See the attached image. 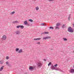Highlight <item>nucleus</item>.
<instances>
[{"mask_svg":"<svg viewBox=\"0 0 74 74\" xmlns=\"http://www.w3.org/2000/svg\"><path fill=\"white\" fill-rule=\"evenodd\" d=\"M69 73H74V69H71L69 70Z\"/></svg>","mask_w":74,"mask_h":74,"instance_id":"423d86ee","label":"nucleus"},{"mask_svg":"<svg viewBox=\"0 0 74 74\" xmlns=\"http://www.w3.org/2000/svg\"><path fill=\"white\" fill-rule=\"evenodd\" d=\"M19 48H16V52H18V51H19Z\"/></svg>","mask_w":74,"mask_h":74,"instance_id":"4be33fe9","label":"nucleus"},{"mask_svg":"<svg viewBox=\"0 0 74 74\" xmlns=\"http://www.w3.org/2000/svg\"><path fill=\"white\" fill-rule=\"evenodd\" d=\"M6 64H9V62H6Z\"/></svg>","mask_w":74,"mask_h":74,"instance_id":"2f4dec72","label":"nucleus"},{"mask_svg":"<svg viewBox=\"0 0 74 74\" xmlns=\"http://www.w3.org/2000/svg\"><path fill=\"white\" fill-rule=\"evenodd\" d=\"M7 39V36L6 35H3L2 36V39L3 40H5Z\"/></svg>","mask_w":74,"mask_h":74,"instance_id":"20e7f679","label":"nucleus"},{"mask_svg":"<svg viewBox=\"0 0 74 74\" xmlns=\"http://www.w3.org/2000/svg\"><path fill=\"white\" fill-rule=\"evenodd\" d=\"M15 33H16V34H19L20 33V31H16L15 32Z\"/></svg>","mask_w":74,"mask_h":74,"instance_id":"1a4fd4ad","label":"nucleus"},{"mask_svg":"<svg viewBox=\"0 0 74 74\" xmlns=\"http://www.w3.org/2000/svg\"><path fill=\"white\" fill-rule=\"evenodd\" d=\"M51 64V62H50L48 64V66H49V65H50V64Z\"/></svg>","mask_w":74,"mask_h":74,"instance_id":"7c9ffc66","label":"nucleus"},{"mask_svg":"<svg viewBox=\"0 0 74 74\" xmlns=\"http://www.w3.org/2000/svg\"><path fill=\"white\" fill-rule=\"evenodd\" d=\"M21 27V25H17V26H16V28H17V29H18V28H19V27Z\"/></svg>","mask_w":74,"mask_h":74,"instance_id":"5701e85b","label":"nucleus"},{"mask_svg":"<svg viewBox=\"0 0 74 74\" xmlns=\"http://www.w3.org/2000/svg\"><path fill=\"white\" fill-rule=\"evenodd\" d=\"M20 28L22 29H23V28H24V26L23 25H20Z\"/></svg>","mask_w":74,"mask_h":74,"instance_id":"6ab92c4d","label":"nucleus"},{"mask_svg":"<svg viewBox=\"0 0 74 74\" xmlns=\"http://www.w3.org/2000/svg\"><path fill=\"white\" fill-rule=\"evenodd\" d=\"M28 21H29V22H33V21L32 20V19H29L28 20Z\"/></svg>","mask_w":74,"mask_h":74,"instance_id":"aec40b11","label":"nucleus"},{"mask_svg":"<svg viewBox=\"0 0 74 74\" xmlns=\"http://www.w3.org/2000/svg\"><path fill=\"white\" fill-rule=\"evenodd\" d=\"M60 71H62V72L63 71H62V70H60Z\"/></svg>","mask_w":74,"mask_h":74,"instance_id":"c9c22d12","label":"nucleus"},{"mask_svg":"<svg viewBox=\"0 0 74 74\" xmlns=\"http://www.w3.org/2000/svg\"><path fill=\"white\" fill-rule=\"evenodd\" d=\"M15 12L14 11L13 12L11 13H10V14L11 15H13V14H15Z\"/></svg>","mask_w":74,"mask_h":74,"instance_id":"f3484780","label":"nucleus"},{"mask_svg":"<svg viewBox=\"0 0 74 74\" xmlns=\"http://www.w3.org/2000/svg\"><path fill=\"white\" fill-rule=\"evenodd\" d=\"M9 59V57L8 56H6V59L8 60Z\"/></svg>","mask_w":74,"mask_h":74,"instance_id":"c756f323","label":"nucleus"},{"mask_svg":"<svg viewBox=\"0 0 74 74\" xmlns=\"http://www.w3.org/2000/svg\"><path fill=\"white\" fill-rule=\"evenodd\" d=\"M51 68L52 70H60L59 69L58 67H56L53 66V65H52L51 66Z\"/></svg>","mask_w":74,"mask_h":74,"instance_id":"f03ea898","label":"nucleus"},{"mask_svg":"<svg viewBox=\"0 0 74 74\" xmlns=\"http://www.w3.org/2000/svg\"><path fill=\"white\" fill-rule=\"evenodd\" d=\"M36 44H40V42H38L36 43Z\"/></svg>","mask_w":74,"mask_h":74,"instance_id":"c85d7f7f","label":"nucleus"},{"mask_svg":"<svg viewBox=\"0 0 74 74\" xmlns=\"http://www.w3.org/2000/svg\"><path fill=\"white\" fill-rule=\"evenodd\" d=\"M3 68H4V66H3L2 67H1L0 69V71H1L3 70Z\"/></svg>","mask_w":74,"mask_h":74,"instance_id":"dca6fc26","label":"nucleus"},{"mask_svg":"<svg viewBox=\"0 0 74 74\" xmlns=\"http://www.w3.org/2000/svg\"><path fill=\"white\" fill-rule=\"evenodd\" d=\"M58 66V64H56L55 65H54V67H57V66Z\"/></svg>","mask_w":74,"mask_h":74,"instance_id":"bb28decb","label":"nucleus"},{"mask_svg":"<svg viewBox=\"0 0 74 74\" xmlns=\"http://www.w3.org/2000/svg\"><path fill=\"white\" fill-rule=\"evenodd\" d=\"M63 39L64 41H67V39L66 38H63Z\"/></svg>","mask_w":74,"mask_h":74,"instance_id":"2eb2a0df","label":"nucleus"},{"mask_svg":"<svg viewBox=\"0 0 74 74\" xmlns=\"http://www.w3.org/2000/svg\"><path fill=\"white\" fill-rule=\"evenodd\" d=\"M33 1H36V0H33Z\"/></svg>","mask_w":74,"mask_h":74,"instance_id":"f704fd0d","label":"nucleus"},{"mask_svg":"<svg viewBox=\"0 0 74 74\" xmlns=\"http://www.w3.org/2000/svg\"><path fill=\"white\" fill-rule=\"evenodd\" d=\"M4 62L3 61H0V64H3V63Z\"/></svg>","mask_w":74,"mask_h":74,"instance_id":"393cba45","label":"nucleus"},{"mask_svg":"<svg viewBox=\"0 0 74 74\" xmlns=\"http://www.w3.org/2000/svg\"><path fill=\"white\" fill-rule=\"evenodd\" d=\"M44 61H46V59H44Z\"/></svg>","mask_w":74,"mask_h":74,"instance_id":"72a5a7b5","label":"nucleus"},{"mask_svg":"<svg viewBox=\"0 0 74 74\" xmlns=\"http://www.w3.org/2000/svg\"><path fill=\"white\" fill-rule=\"evenodd\" d=\"M73 68L74 69V66H73Z\"/></svg>","mask_w":74,"mask_h":74,"instance_id":"e433bc0d","label":"nucleus"},{"mask_svg":"<svg viewBox=\"0 0 74 74\" xmlns=\"http://www.w3.org/2000/svg\"><path fill=\"white\" fill-rule=\"evenodd\" d=\"M70 18H71V15L69 14V16L68 18V20H69L70 19Z\"/></svg>","mask_w":74,"mask_h":74,"instance_id":"412c9836","label":"nucleus"},{"mask_svg":"<svg viewBox=\"0 0 74 74\" xmlns=\"http://www.w3.org/2000/svg\"><path fill=\"white\" fill-rule=\"evenodd\" d=\"M49 0V1H54V0Z\"/></svg>","mask_w":74,"mask_h":74,"instance_id":"473e14b6","label":"nucleus"},{"mask_svg":"<svg viewBox=\"0 0 74 74\" xmlns=\"http://www.w3.org/2000/svg\"><path fill=\"white\" fill-rule=\"evenodd\" d=\"M24 23L25 25H27V26H30L29 24L27 23V21H25L24 22Z\"/></svg>","mask_w":74,"mask_h":74,"instance_id":"39448f33","label":"nucleus"},{"mask_svg":"<svg viewBox=\"0 0 74 74\" xmlns=\"http://www.w3.org/2000/svg\"><path fill=\"white\" fill-rule=\"evenodd\" d=\"M59 29V27H55V29Z\"/></svg>","mask_w":74,"mask_h":74,"instance_id":"a878e982","label":"nucleus"},{"mask_svg":"<svg viewBox=\"0 0 74 74\" xmlns=\"http://www.w3.org/2000/svg\"><path fill=\"white\" fill-rule=\"evenodd\" d=\"M36 67H37L38 69L41 68L42 66V64L41 62H38L37 64H36Z\"/></svg>","mask_w":74,"mask_h":74,"instance_id":"f257e3e1","label":"nucleus"},{"mask_svg":"<svg viewBox=\"0 0 74 74\" xmlns=\"http://www.w3.org/2000/svg\"><path fill=\"white\" fill-rule=\"evenodd\" d=\"M29 70L30 71H33V70L34 68L32 66H30L29 67Z\"/></svg>","mask_w":74,"mask_h":74,"instance_id":"6e6552de","label":"nucleus"},{"mask_svg":"<svg viewBox=\"0 0 74 74\" xmlns=\"http://www.w3.org/2000/svg\"><path fill=\"white\" fill-rule=\"evenodd\" d=\"M61 25V23H58L56 24V27H58Z\"/></svg>","mask_w":74,"mask_h":74,"instance_id":"0eeeda50","label":"nucleus"},{"mask_svg":"<svg viewBox=\"0 0 74 74\" xmlns=\"http://www.w3.org/2000/svg\"><path fill=\"white\" fill-rule=\"evenodd\" d=\"M22 49H20L18 51V53H22Z\"/></svg>","mask_w":74,"mask_h":74,"instance_id":"f8f14e48","label":"nucleus"},{"mask_svg":"<svg viewBox=\"0 0 74 74\" xmlns=\"http://www.w3.org/2000/svg\"><path fill=\"white\" fill-rule=\"evenodd\" d=\"M34 40H41V38H34Z\"/></svg>","mask_w":74,"mask_h":74,"instance_id":"ddd939ff","label":"nucleus"},{"mask_svg":"<svg viewBox=\"0 0 74 74\" xmlns=\"http://www.w3.org/2000/svg\"><path fill=\"white\" fill-rule=\"evenodd\" d=\"M35 9L36 11H38L39 10V8L38 6H37L35 8Z\"/></svg>","mask_w":74,"mask_h":74,"instance_id":"4468645a","label":"nucleus"},{"mask_svg":"<svg viewBox=\"0 0 74 74\" xmlns=\"http://www.w3.org/2000/svg\"><path fill=\"white\" fill-rule=\"evenodd\" d=\"M62 28H64V27H66V25L64 24L62 26Z\"/></svg>","mask_w":74,"mask_h":74,"instance_id":"a211bd4d","label":"nucleus"},{"mask_svg":"<svg viewBox=\"0 0 74 74\" xmlns=\"http://www.w3.org/2000/svg\"><path fill=\"white\" fill-rule=\"evenodd\" d=\"M49 29H53V27H49Z\"/></svg>","mask_w":74,"mask_h":74,"instance_id":"cd10ccee","label":"nucleus"},{"mask_svg":"<svg viewBox=\"0 0 74 74\" xmlns=\"http://www.w3.org/2000/svg\"><path fill=\"white\" fill-rule=\"evenodd\" d=\"M51 37L50 36H48L45 37H43V40H46L47 39H48V38H51Z\"/></svg>","mask_w":74,"mask_h":74,"instance_id":"7ed1b4c3","label":"nucleus"},{"mask_svg":"<svg viewBox=\"0 0 74 74\" xmlns=\"http://www.w3.org/2000/svg\"><path fill=\"white\" fill-rule=\"evenodd\" d=\"M40 25L41 26H45V25H44V23H41Z\"/></svg>","mask_w":74,"mask_h":74,"instance_id":"b1692460","label":"nucleus"},{"mask_svg":"<svg viewBox=\"0 0 74 74\" xmlns=\"http://www.w3.org/2000/svg\"><path fill=\"white\" fill-rule=\"evenodd\" d=\"M12 23H13L14 24H15V23H18L19 22L17 21H16L13 22Z\"/></svg>","mask_w":74,"mask_h":74,"instance_id":"9d476101","label":"nucleus"},{"mask_svg":"<svg viewBox=\"0 0 74 74\" xmlns=\"http://www.w3.org/2000/svg\"><path fill=\"white\" fill-rule=\"evenodd\" d=\"M42 34H49V32H43Z\"/></svg>","mask_w":74,"mask_h":74,"instance_id":"9b49d317","label":"nucleus"}]
</instances>
